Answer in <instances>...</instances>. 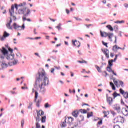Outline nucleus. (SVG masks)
Wrapping results in <instances>:
<instances>
[{
    "mask_svg": "<svg viewBox=\"0 0 128 128\" xmlns=\"http://www.w3.org/2000/svg\"><path fill=\"white\" fill-rule=\"evenodd\" d=\"M102 2H103V4H106V0H103V1Z\"/></svg>",
    "mask_w": 128,
    "mask_h": 128,
    "instance_id": "obj_63",
    "label": "nucleus"
},
{
    "mask_svg": "<svg viewBox=\"0 0 128 128\" xmlns=\"http://www.w3.org/2000/svg\"><path fill=\"white\" fill-rule=\"evenodd\" d=\"M80 112H81V114H88V111L86 110H82V109H80Z\"/></svg>",
    "mask_w": 128,
    "mask_h": 128,
    "instance_id": "obj_26",
    "label": "nucleus"
},
{
    "mask_svg": "<svg viewBox=\"0 0 128 128\" xmlns=\"http://www.w3.org/2000/svg\"><path fill=\"white\" fill-rule=\"evenodd\" d=\"M94 116V112H91L90 113H88V118H92V116Z\"/></svg>",
    "mask_w": 128,
    "mask_h": 128,
    "instance_id": "obj_31",
    "label": "nucleus"
},
{
    "mask_svg": "<svg viewBox=\"0 0 128 128\" xmlns=\"http://www.w3.org/2000/svg\"><path fill=\"white\" fill-rule=\"evenodd\" d=\"M36 106H38V108H40V101H38L36 103Z\"/></svg>",
    "mask_w": 128,
    "mask_h": 128,
    "instance_id": "obj_55",
    "label": "nucleus"
},
{
    "mask_svg": "<svg viewBox=\"0 0 128 128\" xmlns=\"http://www.w3.org/2000/svg\"><path fill=\"white\" fill-rule=\"evenodd\" d=\"M113 80L114 84L118 88H120V86H122V88H124V82H122V81H120V80L118 81L116 80L115 78H113Z\"/></svg>",
    "mask_w": 128,
    "mask_h": 128,
    "instance_id": "obj_5",
    "label": "nucleus"
},
{
    "mask_svg": "<svg viewBox=\"0 0 128 128\" xmlns=\"http://www.w3.org/2000/svg\"><path fill=\"white\" fill-rule=\"evenodd\" d=\"M37 116L36 117V128H40L42 126H40V122L42 120V124L46 123V116H44V111L40 110H37Z\"/></svg>",
    "mask_w": 128,
    "mask_h": 128,
    "instance_id": "obj_2",
    "label": "nucleus"
},
{
    "mask_svg": "<svg viewBox=\"0 0 128 128\" xmlns=\"http://www.w3.org/2000/svg\"><path fill=\"white\" fill-rule=\"evenodd\" d=\"M13 26L14 30H22V26L17 25L16 23H14L13 24Z\"/></svg>",
    "mask_w": 128,
    "mask_h": 128,
    "instance_id": "obj_13",
    "label": "nucleus"
},
{
    "mask_svg": "<svg viewBox=\"0 0 128 128\" xmlns=\"http://www.w3.org/2000/svg\"><path fill=\"white\" fill-rule=\"evenodd\" d=\"M102 75L103 76H104V78H106V76H108V74L106 72H104L102 73Z\"/></svg>",
    "mask_w": 128,
    "mask_h": 128,
    "instance_id": "obj_36",
    "label": "nucleus"
},
{
    "mask_svg": "<svg viewBox=\"0 0 128 128\" xmlns=\"http://www.w3.org/2000/svg\"><path fill=\"white\" fill-rule=\"evenodd\" d=\"M123 96L126 100L128 98V92H125Z\"/></svg>",
    "mask_w": 128,
    "mask_h": 128,
    "instance_id": "obj_39",
    "label": "nucleus"
},
{
    "mask_svg": "<svg viewBox=\"0 0 128 128\" xmlns=\"http://www.w3.org/2000/svg\"><path fill=\"white\" fill-rule=\"evenodd\" d=\"M107 98V102L110 105L112 106V104L114 102V100H112V98L111 97H108V95H106Z\"/></svg>",
    "mask_w": 128,
    "mask_h": 128,
    "instance_id": "obj_9",
    "label": "nucleus"
},
{
    "mask_svg": "<svg viewBox=\"0 0 128 128\" xmlns=\"http://www.w3.org/2000/svg\"><path fill=\"white\" fill-rule=\"evenodd\" d=\"M11 24H12L8 23L6 24V27L8 30H12V26Z\"/></svg>",
    "mask_w": 128,
    "mask_h": 128,
    "instance_id": "obj_28",
    "label": "nucleus"
},
{
    "mask_svg": "<svg viewBox=\"0 0 128 128\" xmlns=\"http://www.w3.org/2000/svg\"><path fill=\"white\" fill-rule=\"evenodd\" d=\"M79 122H84V117L83 116H80L78 118Z\"/></svg>",
    "mask_w": 128,
    "mask_h": 128,
    "instance_id": "obj_24",
    "label": "nucleus"
},
{
    "mask_svg": "<svg viewBox=\"0 0 128 128\" xmlns=\"http://www.w3.org/2000/svg\"><path fill=\"white\" fill-rule=\"evenodd\" d=\"M114 98H118V96H120V94H117L116 92H114L112 94Z\"/></svg>",
    "mask_w": 128,
    "mask_h": 128,
    "instance_id": "obj_21",
    "label": "nucleus"
},
{
    "mask_svg": "<svg viewBox=\"0 0 128 128\" xmlns=\"http://www.w3.org/2000/svg\"><path fill=\"white\" fill-rule=\"evenodd\" d=\"M54 68L51 69V73L54 74Z\"/></svg>",
    "mask_w": 128,
    "mask_h": 128,
    "instance_id": "obj_57",
    "label": "nucleus"
},
{
    "mask_svg": "<svg viewBox=\"0 0 128 128\" xmlns=\"http://www.w3.org/2000/svg\"><path fill=\"white\" fill-rule=\"evenodd\" d=\"M102 44L106 46V48H108V43H106L104 42H102Z\"/></svg>",
    "mask_w": 128,
    "mask_h": 128,
    "instance_id": "obj_46",
    "label": "nucleus"
},
{
    "mask_svg": "<svg viewBox=\"0 0 128 128\" xmlns=\"http://www.w3.org/2000/svg\"><path fill=\"white\" fill-rule=\"evenodd\" d=\"M66 12L68 14H70V10H66Z\"/></svg>",
    "mask_w": 128,
    "mask_h": 128,
    "instance_id": "obj_58",
    "label": "nucleus"
},
{
    "mask_svg": "<svg viewBox=\"0 0 128 128\" xmlns=\"http://www.w3.org/2000/svg\"><path fill=\"white\" fill-rule=\"evenodd\" d=\"M76 20H78L79 22H82V19L80 18H75Z\"/></svg>",
    "mask_w": 128,
    "mask_h": 128,
    "instance_id": "obj_51",
    "label": "nucleus"
},
{
    "mask_svg": "<svg viewBox=\"0 0 128 128\" xmlns=\"http://www.w3.org/2000/svg\"><path fill=\"white\" fill-rule=\"evenodd\" d=\"M18 14H24L25 16H28L30 14V10L25 8L23 9H20L18 10Z\"/></svg>",
    "mask_w": 128,
    "mask_h": 128,
    "instance_id": "obj_3",
    "label": "nucleus"
},
{
    "mask_svg": "<svg viewBox=\"0 0 128 128\" xmlns=\"http://www.w3.org/2000/svg\"><path fill=\"white\" fill-rule=\"evenodd\" d=\"M52 106L51 105H50L48 103H46L45 104V108H50Z\"/></svg>",
    "mask_w": 128,
    "mask_h": 128,
    "instance_id": "obj_40",
    "label": "nucleus"
},
{
    "mask_svg": "<svg viewBox=\"0 0 128 128\" xmlns=\"http://www.w3.org/2000/svg\"><path fill=\"white\" fill-rule=\"evenodd\" d=\"M10 66V63H7L6 61H3L2 62L1 66L2 68H6Z\"/></svg>",
    "mask_w": 128,
    "mask_h": 128,
    "instance_id": "obj_8",
    "label": "nucleus"
},
{
    "mask_svg": "<svg viewBox=\"0 0 128 128\" xmlns=\"http://www.w3.org/2000/svg\"><path fill=\"white\" fill-rule=\"evenodd\" d=\"M100 34H101V36L102 38H104V32H100Z\"/></svg>",
    "mask_w": 128,
    "mask_h": 128,
    "instance_id": "obj_44",
    "label": "nucleus"
},
{
    "mask_svg": "<svg viewBox=\"0 0 128 128\" xmlns=\"http://www.w3.org/2000/svg\"><path fill=\"white\" fill-rule=\"evenodd\" d=\"M104 38H106L107 36H108V33L104 32Z\"/></svg>",
    "mask_w": 128,
    "mask_h": 128,
    "instance_id": "obj_47",
    "label": "nucleus"
},
{
    "mask_svg": "<svg viewBox=\"0 0 128 128\" xmlns=\"http://www.w3.org/2000/svg\"><path fill=\"white\" fill-rule=\"evenodd\" d=\"M22 30H24L26 28V27L24 26V24L22 25V26L21 27Z\"/></svg>",
    "mask_w": 128,
    "mask_h": 128,
    "instance_id": "obj_56",
    "label": "nucleus"
},
{
    "mask_svg": "<svg viewBox=\"0 0 128 128\" xmlns=\"http://www.w3.org/2000/svg\"><path fill=\"white\" fill-rule=\"evenodd\" d=\"M124 6L125 8H128V4H124Z\"/></svg>",
    "mask_w": 128,
    "mask_h": 128,
    "instance_id": "obj_64",
    "label": "nucleus"
},
{
    "mask_svg": "<svg viewBox=\"0 0 128 128\" xmlns=\"http://www.w3.org/2000/svg\"><path fill=\"white\" fill-rule=\"evenodd\" d=\"M14 56L12 55H9L7 56V60H14Z\"/></svg>",
    "mask_w": 128,
    "mask_h": 128,
    "instance_id": "obj_25",
    "label": "nucleus"
},
{
    "mask_svg": "<svg viewBox=\"0 0 128 128\" xmlns=\"http://www.w3.org/2000/svg\"><path fill=\"white\" fill-rule=\"evenodd\" d=\"M98 124L100 126L102 124V120H100V122H98Z\"/></svg>",
    "mask_w": 128,
    "mask_h": 128,
    "instance_id": "obj_49",
    "label": "nucleus"
},
{
    "mask_svg": "<svg viewBox=\"0 0 128 128\" xmlns=\"http://www.w3.org/2000/svg\"><path fill=\"white\" fill-rule=\"evenodd\" d=\"M96 68L98 70V72H102V69L100 68V66H96Z\"/></svg>",
    "mask_w": 128,
    "mask_h": 128,
    "instance_id": "obj_35",
    "label": "nucleus"
},
{
    "mask_svg": "<svg viewBox=\"0 0 128 128\" xmlns=\"http://www.w3.org/2000/svg\"><path fill=\"white\" fill-rule=\"evenodd\" d=\"M72 44L74 46H76L77 48H80V42L78 40H72Z\"/></svg>",
    "mask_w": 128,
    "mask_h": 128,
    "instance_id": "obj_10",
    "label": "nucleus"
},
{
    "mask_svg": "<svg viewBox=\"0 0 128 128\" xmlns=\"http://www.w3.org/2000/svg\"><path fill=\"white\" fill-rule=\"evenodd\" d=\"M18 60H15L13 62V64H18Z\"/></svg>",
    "mask_w": 128,
    "mask_h": 128,
    "instance_id": "obj_52",
    "label": "nucleus"
},
{
    "mask_svg": "<svg viewBox=\"0 0 128 128\" xmlns=\"http://www.w3.org/2000/svg\"><path fill=\"white\" fill-rule=\"evenodd\" d=\"M110 86L111 88H112V90H116V86H114V84L112 82H110Z\"/></svg>",
    "mask_w": 128,
    "mask_h": 128,
    "instance_id": "obj_20",
    "label": "nucleus"
},
{
    "mask_svg": "<svg viewBox=\"0 0 128 128\" xmlns=\"http://www.w3.org/2000/svg\"><path fill=\"white\" fill-rule=\"evenodd\" d=\"M38 92H35V102H36V100H38Z\"/></svg>",
    "mask_w": 128,
    "mask_h": 128,
    "instance_id": "obj_29",
    "label": "nucleus"
},
{
    "mask_svg": "<svg viewBox=\"0 0 128 128\" xmlns=\"http://www.w3.org/2000/svg\"><path fill=\"white\" fill-rule=\"evenodd\" d=\"M0 52L2 54L3 56H6L8 54V51L4 48V47H3L2 50H0Z\"/></svg>",
    "mask_w": 128,
    "mask_h": 128,
    "instance_id": "obj_7",
    "label": "nucleus"
},
{
    "mask_svg": "<svg viewBox=\"0 0 128 128\" xmlns=\"http://www.w3.org/2000/svg\"><path fill=\"white\" fill-rule=\"evenodd\" d=\"M26 6V2H24L23 3H21L18 5V6H20V8L22 7L24 8V6Z\"/></svg>",
    "mask_w": 128,
    "mask_h": 128,
    "instance_id": "obj_27",
    "label": "nucleus"
},
{
    "mask_svg": "<svg viewBox=\"0 0 128 128\" xmlns=\"http://www.w3.org/2000/svg\"><path fill=\"white\" fill-rule=\"evenodd\" d=\"M39 76L36 78V85L38 86L40 92L44 94L46 92V86L50 84V80L47 78L44 73H39Z\"/></svg>",
    "mask_w": 128,
    "mask_h": 128,
    "instance_id": "obj_1",
    "label": "nucleus"
},
{
    "mask_svg": "<svg viewBox=\"0 0 128 128\" xmlns=\"http://www.w3.org/2000/svg\"><path fill=\"white\" fill-rule=\"evenodd\" d=\"M12 18H11L10 20V22L8 23V24H12Z\"/></svg>",
    "mask_w": 128,
    "mask_h": 128,
    "instance_id": "obj_61",
    "label": "nucleus"
},
{
    "mask_svg": "<svg viewBox=\"0 0 128 128\" xmlns=\"http://www.w3.org/2000/svg\"><path fill=\"white\" fill-rule=\"evenodd\" d=\"M19 60H22V54L20 53H18L16 54Z\"/></svg>",
    "mask_w": 128,
    "mask_h": 128,
    "instance_id": "obj_23",
    "label": "nucleus"
},
{
    "mask_svg": "<svg viewBox=\"0 0 128 128\" xmlns=\"http://www.w3.org/2000/svg\"><path fill=\"white\" fill-rule=\"evenodd\" d=\"M114 110H117V112H120V106L118 104H116L114 106Z\"/></svg>",
    "mask_w": 128,
    "mask_h": 128,
    "instance_id": "obj_17",
    "label": "nucleus"
},
{
    "mask_svg": "<svg viewBox=\"0 0 128 128\" xmlns=\"http://www.w3.org/2000/svg\"><path fill=\"white\" fill-rule=\"evenodd\" d=\"M124 48H121L118 47V46L116 45L113 47V50H124Z\"/></svg>",
    "mask_w": 128,
    "mask_h": 128,
    "instance_id": "obj_18",
    "label": "nucleus"
},
{
    "mask_svg": "<svg viewBox=\"0 0 128 128\" xmlns=\"http://www.w3.org/2000/svg\"><path fill=\"white\" fill-rule=\"evenodd\" d=\"M118 55L116 56V58L114 60H110L108 62L109 66H110L112 67V62H116V60H118Z\"/></svg>",
    "mask_w": 128,
    "mask_h": 128,
    "instance_id": "obj_12",
    "label": "nucleus"
},
{
    "mask_svg": "<svg viewBox=\"0 0 128 128\" xmlns=\"http://www.w3.org/2000/svg\"><path fill=\"white\" fill-rule=\"evenodd\" d=\"M122 114H124V116H127L128 115V109L126 108H123L122 109Z\"/></svg>",
    "mask_w": 128,
    "mask_h": 128,
    "instance_id": "obj_14",
    "label": "nucleus"
},
{
    "mask_svg": "<svg viewBox=\"0 0 128 128\" xmlns=\"http://www.w3.org/2000/svg\"><path fill=\"white\" fill-rule=\"evenodd\" d=\"M112 36H114V34L112 33H110L108 34V38L110 40H112Z\"/></svg>",
    "mask_w": 128,
    "mask_h": 128,
    "instance_id": "obj_32",
    "label": "nucleus"
},
{
    "mask_svg": "<svg viewBox=\"0 0 128 128\" xmlns=\"http://www.w3.org/2000/svg\"><path fill=\"white\" fill-rule=\"evenodd\" d=\"M10 12L11 16H12V14H14V6L12 5L11 10H10Z\"/></svg>",
    "mask_w": 128,
    "mask_h": 128,
    "instance_id": "obj_16",
    "label": "nucleus"
},
{
    "mask_svg": "<svg viewBox=\"0 0 128 128\" xmlns=\"http://www.w3.org/2000/svg\"><path fill=\"white\" fill-rule=\"evenodd\" d=\"M78 114H80V112H78V110H76L72 112V116H73L76 118H78Z\"/></svg>",
    "mask_w": 128,
    "mask_h": 128,
    "instance_id": "obj_11",
    "label": "nucleus"
},
{
    "mask_svg": "<svg viewBox=\"0 0 128 128\" xmlns=\"http://www.w3.org/2000/svg\"><path fill=\"white\" fill-rule=\"evenodd\" d=\"M22 90H28V87H22Z\"/></svg>",
    "mask_w": 128,
    "mask_h": 128,
    "instance_id": "obj_60",
    "label": "nucleus"
},
{
    "mask_svg": "<svg viewBox=\"0 0 128 128\" xmlns=\"http://www.w3.org/2000/svg\"><path fill=\"white\" fill-rule=\"evenodd\" d=\"M6 48H8V50L9 52H12H12H14V50L12 49L11 48H8V46H6Z\"/></svg>",
    "mask_w": 128,
    "mask_h": 128,
    "instance_id": "obj_37",
    "label": "nucleus"
},
{
    "mask_svg": "<svg viewBox=\"0 0 128 128\" xmlns=\"http://www.w3.org/2000/svg\"><path fill=\"white\" fill-rule=\"evenodd\" d=\"M61 128H66V120H65L64 122L61 124Z\"/></svg>",
    "mask_w": 128,
    "mask_h": 128,
    "instance_id": "obj_19",
    "label": "nucleus"
},
{
    "mask_svg": "<svg viewBox=\"0 0 128 128\" xmlns=\"http://www.w3.org/2000/svg\"><path fill=\"white\" fill-rule=\"evenodd\" d=\"M124 118L122 116H118L116 117L113 120V124H124Z\"/></svg>",
    "mask_w": 128,
    "mask_h": 128,
    "instance_id": "obj_4",
    "label": "nucleus"
},
{
    "mask_svg": "<svg viewBox=\"0 0 128 128\" xmlns=\"http://www.w3.org/2000/svg\"><path fill=\"white\" fill-rule=\"evenodd\" d=\"M104 118H106V116H108V112L104 111Z\"/></svg>",
    "mask_w": 128,
    "mask_h": 128,
    "instance_id": "obj_43",
    "label": "nucleus"
},
{
    "mask_svg": "<svg viewBox=\"0 0 128 128\" xmlns=\"http://www.w3.org/2000/svg\"><path fill=\"white\" fill-rule=\"evenodd\" d=\"M56 28H57V30H62V24H60L58 26H56Z\"/></svg>",
    "mask_w": 128,
    "mask_h": 128,
    "instance_id": "obj_30",
    "label": "nucleus"
},
{
    "mask_svg": "<svg viewBox=\"0 0 128 128\" xmlns=\"http://www.w3.org/2000/svg\"><path fill=\"white\" fill-rule=\"evenodd\" d=\"M124 20H122V21H117L114 22L115 24H124Z\"/></svg>",
    "mask_w": 128,
    "mask_h": 128,
    "instance_id": "obj_38",
    "label": "nucleus"
},
{
    "mask_svg": "<svg viewBox=\"0 0 128 128\" xmlns=\"http://www.w3.org/2000/svg\"><path fill=\"white\" fill-rule=\"evenodd\" d=\"M106 27L109 30H110V32H114V28L112 27V26L108 25Z\"/></svg>",
    "mask_w": 128,
    "mask_h": 128,
    "instance_id": "obj_22",
    "label": "nucleus"
},
{
    "mask_svg": "<svg viewBox=\"0 0 128 128\" xmlns=\"http://www.w3.org/2000/svg\"><path fill=\"white\" fill-rule=\"evenodd\" d=\"M102 52H104V54H105L106 58H110V51L108 50V49H102Z\"/></svg>",
    "mask_w": 128,
    "mask_h": 128,
    "instance_id": "obj_6",
    "label": "nucleus"
},
{
    "mask_svg": "<svg viewBox=\"0 0 128 128\" xmlns=\"http://www.w3.org/2000/svg\"><path fill=\"white\" fill-rule=\"evenodd\" d=\"M85 26H86V28H88L90 26H92V24H88V25L86 24Z\"/></svg>",
    "mask_w": 128,
    "mask_h": 128,
    "instance_id": "obj_50",
    "label": "nucleus"
},
{
    "mask_svg": "<svg viewBox=\"0 0 128 128\" xmlns=\"http://www.w3.org/2000/svg\"><path fill=\"white\" fill-rule=\"evenodd\" d=\"M68 120L69 122L70 123L72 122H74V119L72 117H69Z\"/></svg>",
    "mask_w": 128,
    "mask_h": 128,
    "instance_id": "obj_33",
    "label": "nucleus"
},
{
    "mask_svg": "<svg viewBox=\"0 0 128 128\" xmlns=\"http://www.w3.org/2000/svg\"><path fill=\"white\" fill-rule=\"evenodd\" d=\"M35 56H38V58H40V54L38 53H35Z\"/></svg>",
    "mask_w": 128,
    "mask_h": 128,
    "instance_id": "obj_54",
    "label": "nucleus"
},
{
    "mask_svg": "<svg viewBox=\"0 0 128 128\" xmlns=\"http://www.w3.org/2000/svg\"><path fill=\"white\" fill-rule=\"evenodd\" d=\"M18 4H15V8H16V10L18 9Z\"/></svg>",
    "mask_w": 128,
    "mask_h": 128,
    "instance_id": "obj_59",
    "label": "nucleus"
},
{
    "mask_svg": "<svg viewBox=\"0 0 128 128\" xmlns=\"http://www.w3.org/2000/svg\"><path fill=\"white\" fill-rule=\"evenodd\" d=\"M78 62L80 64H86V62L83 60L82 61H78Z\"/></svg>",
    "mask_w": 128,
    "mask_h": 128,
    "instance_id": "obj_45",
    "label": "nucleus"
},
{
    "mask_svg": "<svg viewBox=\"0 0 128 128\" xmlns=\"http://www.w3.org/2000/svg\"><path fill=\"white\" fill-rule=\"evenodd\" d=\"M6 120H2V124H6Z\"/></svg>",
    "mask_w": 128,
    "mask_h": 128,
    "instance_id": "obj_53",
    "label": "nucleus"
},
{
    "mask_svg": "<svg viewBox=\"0 0 128 128\" xmlns=\"http://www.w3.org/2000/svg\"><path fill=\"white\" fill-rule=\"evenodd\" d=\"M107 71H108V72H112L114 76H117L116 74L114 72V71L112 70V68L111 67H108Z\"/></svg>",
    "mask_w": 128,
    "mask_h": 128,
    "instance_id": "obj_15",
    "label": "nucleus"
},
{
    "mask_svg": "<svg viewBox=\"0 0 128 128\" xmlns=\"http://www.w3.org/2000/svg\"><path fill=\"white\" fill-rule=\"evenodd\" d=\"M24 120H22V127L24 128Z\"/></svg>",
    "mask_w": 128,
    "mask_h": 128,
    "instance_id": "obj_48",
    "label": "nucleus"
},
{
    "mask_svg": "<svg viewBox=\"0 0 128 128\" xmlns=\"http://www.w3.org/2000/svg\"><path fill=\"white\" fill-rule=\"evenodd\" d=\"M22 20H23V21H24V22H26V20L27 19H26V18H22Z\"/></svg>",
    "mask_w": 128,
    "mask_h": 128,
    "instance_id": "obj_62",
    "label": "nucleus"
},
{
    "mask_svg": "<svg viewBox=\"0 0 128 128\" xmlns=\"http://www.w3.org/2000/svg\"><path fill=\"white\" fill-rule=\"evenodd\" d=\"M120 94H122V96H124V94L126 93L124 91L122 88L120 89Z\"/></svg>",
    "mask_w": 128,
    "mask_h": 128,
    "instance_id": "obj_41",
    "label": "nucleus"
},
{
    "mask_svg": "<svg viewBox=\"0 0 128 128\" xmlns=\"http://www.w3.org/2000/svg\"><path fill=\"white\" fill-rule=\"evenodd\" d=\"M4 36H6V38H8L10 36V34L7 33L6 32H4Z\"/></svg>",
    "mask_w": 128,
    "mask_h": 128,
    "instance_id": "obj_34",
    "label": "nucleus"
},
{
    "mask_svg": "<svg viewBox=\"0 0 128 128\" xmlns=\"http://www.w3.org/2000/svg\"><path fill=\"white\" fill-rule=\"evenodd\" d=\"M6 36H4V35L3 36L0 37V40L2 42H4V40H6Z\"/></svg>",
    "mask_w": 128,
    "mask_h": 128,
    "instance_id": "obj_42",
    "label": "nucleus"
}]
</instances>
